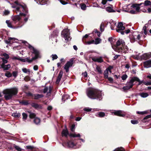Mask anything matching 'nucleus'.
<instances>
[{
  "mask_svg": "<svg viewBox=\"0 0 151 151\" xmlns=\"http://www.w3.org/2000/svg\"><path fill=\"white\" fill-rule=\"evenodd\" d=\"M1 55L4 56L5 58V59H8L9 58V55L6 53H3L1 54Z\"/></svg>",
  "mask_w": 151,
  "mask_h": 151,
  "instance_id": "obj_47",
  "label": "nucleus"
},
{
  "mask_svg": "<svg viewBox=\"0 0 151 151\" xmlns=\"http://www.w3.org/2000/svg\"><path fill=\"white\" fill-rule=\"evenodd\" d=\"M125 29V27L123 25L122 23L121 22L118 23L116 29V31L118 32H120L122 35L124 34V31H123Z\"/></svg>",
  "mask_w": 151,
  "mask_h": 151,
  "instance_id": "obj_9",
  "label": "nucleus"
},
{
  "mask_svg": "<svg viewBox=\"0 0 151 151\" xmlns=\"http://www.w3.org/2000/svg\"><path fill=\"white\" fill-rule=\"evenodd\" d=\"M29 113V117L30 118H35L36 116V114L35 113L32 112H30Z\"/></svg>",
  "mask_w": 151,
  "mask_h": 151,
  "instance_id": "obj_44",
  "label": "nucleus"
},
{
  "mask_svg": "<svg viewBox=\"0 0 151 151\" xmlns=\"http://www.w3.org/2000/svg\"><path fill=\"white\" fill-rule=\"evenodd\" d=\"M134 81H137L139 82L138 85H140L143 83H144L143 81H140L139 79L137 77H134Z\"/></svg>",
  "mask_w": 151,
  "mask_h": 151,
  "instance_id": "obj_30",
  "label": "nucleus"
},
{
  "mask_svg": "<svg viewBox=\"0 0 151 151\" xmlns=\"http://www.w3.org/2000/svg\"><path fill=\"white\" fill-rule=\"evenodd\" d=\"M6 23L7 24L8 26L10 28H12V26L11 22L9 20H6Z\"/></svg>",
  "mask_w": 151,
  "mask_h": 151,
  "instance_id": "obj_50",
  "label": "nucleus"
},
{
  "mask_svg": "<svg viewBox=\"0 0 151 151\" xmlns=\"http://www.w3.org/2000/svg\"><path fill=\"white\" fill-rule=\"evenodd\" d=\"M93 60L95 62H97L99 63H101L103 62L102 57H100L99 58H95L93 59Z\"/></svg>",
  "mask_w": 151,
  "mask_h": 151,
  "instance_id": "obj_23",
  "label": "nucleus"
},
{
  "mask_svg": "<svg viewBox=\"0 0 151 151\" xmlns=\"http://www.w3.org/2000/svg\"><path fill=\"white\" fill-rule=\"evenodd\" d=\"M96 115L98 117H103L105 116V113L103 112H99L97 113Z\"/></svg>",
  "mask_w": 151,
  "mask_h": 151,
  "instance_id": "obj_24",
  "label": "nucleus"
},
{
  "mask_svg": "<svg viewBox=\"0 0 151 151\" xmlns=\"http://www.w3.org/2000/svg\"><path fill=\"white\" fill-rule=\"evenodd\" d=\"M16 40L14 37H9L8 40H4L5 42L7 44H9L13 42V41Z\"/></svg>",
  "mask_w": 151,
  "mask_h": 151,
  "instance_id": "obj_20",
  "label": "nucleus"
},
{
  "mask_svg": "<svg viewBox=\"0 0 151 151\" xmlns=\"http://www.w3.org/2000/svg\"><path fill=\"white\" fill-rule=\"evenodd\" d=\"M12 19L13 21L14 22V23H16L17 22L19 21L21 19V18L19 15H17L12 16Z\"/></svg>",
  "mask_w": 151,
  "mask_h": 151,
  "instance_id": "obj_18",
  "label": "nucleus"
},
{
  "mask_svg": "<svg viewBox=\"0 0 151 151\" xmlns=\"http://www.w3.org/2000/svg\"><path fill=\"white\" fill-rule=\"evenodd\" d=\"M20 115V114L19 113H14L12 114V116L15 118H19Z\"/></svg>",
  "mask_w": 151,
  "mask_h": 151,
  "instance_id": "obj_33",
  "label": "nucleus"
},
{
  "mask_svg": "<svg viewBox=\"0 0 151 151\" xmlns=\"http://www.w3.org/2000/svg\"><path fill=\"white\" fill-rule=\"evenodd\" d=\"M14 147L18 151H21L22 149L18 146L14 145Z\"/></svg>",
  "mask_w": 151,
  "mask_h": 151,
  "instance_id": "obj_55",
  "label": "nucleus"
},
{
  "mask_svg": "<svg viewBox=\"0 0 151 151\" xmlns=\"http://www.w3.org/2000/svg\"><path fill=\"white\" fill-rule=\"evenodd\" d=\"M94 40H93L91 41H88L86 42L87 45H90L91 44H94Z\"/></svg>",
  "mask_w": 151,
  "mask_h": 151,
  "instance_id": "obj_51",
  "label": "nucleus"
},
{
  "mask_svg": "<svg viewBox=\"0 0 151 151\" xmlns=\"http://www.w3.org/2000/svg\"><path fill=\"white\" fill-rule=\"evenodd\" d=\"M87 94L89 98L92 99L100 100L102 98L101 92L94 88L89 89L87 91Z\"/></svg>",
  "mask_w": 151,
  "mask_h": 151,
  "instance_id": "obj_4",
  "label": "nucleus"
},
{
  "mask_svg": "<svg viewBox=\"0 0 151 151\" xmlns=\"http://www.w3.org/2000/svg\"><path fill=\"white\" fill-rule=\"evenodd\" d=\"M127 78V76L126 75H123L122 77V80H125Z\"/></svg>",
  "mask_w": 151,
  "mask_h": 151,
  "instance_id": "obj_61",
  "label": "nucleus"
},
{
  "mask_svg": "<svg viewBox=\"0 0 151 151\" xmlns=\"http://www.w3.org/2000/svg\"><path fill=\"white\" fill-rule=\"evenodd\" d=\"M28 47L31 51L32 53L35 54V56L32 58L31 59H30V58L29 57L24 59H22L20 58L19 60L23 62H27L29 63H30L32 62L33 60L41 58L40 53L38 50L35 49L33 47L30 45H29Z\"/></svg>",
  "mask_w": 151,
  "mask_h": 151,
  "instance_id": "obj_5",
  "label": "nucleus"
},
{
  "mask_svg": "<svg viewBox=\"0 0 151 151\" xmlns=\"http://www.w3.org/2000/svg\"><path fill=\"white\" fill-rule=\"evenodd\" d=\"M33 96L34 97V99H37L43 97V95L42 94H35Z\"/></svg>",
  "mask_w": 151,
  "mask_h": 151,
  "instance_id": "obj_27",
  "label": "nucleus"
},
{
  "mask_svg": "<svg viewBox=\"0 0 151 151\" xmlns=\"http://www.w3.org/2000/svg\"><path fill=\"white\" fill-rule=\"evenodd\" d=\"M144 66L145 68H147L151 67V60H149L144 62Z\"/></svg>",
  "mask_w": 151,
  "mask_h": 151,
  "instance_id": "obj_17",
  "label": "nucleus"
},
{
  "mask_svg": "<svg viewBox=\"0 0 151 151\" xmlns=\"http://www.w3.org/2000/svg\"><path fill=\"white\" fill-rule=\"evenodd\" d=\"M113 151H124V150L122 147H120L116 148Z\"/></svg>",
  "mask_w": 151,
  "mask_h": 151,
  "instance_id": "obj_43",
  "label": "nucleus"
},
{
  "mask_svg": "<svg viewBox=\"0 0 151 151\" xmlns=\"http://www.w3.org/2000/svg\"><path fill=\"white\" fill-rule=\"evenodd\" d=\"M63 71L62 70H60L59 72V74L57 77V79L56 81V83H58L60 82L62 76L63 74Z\"/></svg>",
  "mask_w": 151,
  "mask_h": 151,
  "instance_id": "obj_19",
  "label": "nucleus"
},
{
  "mask_svg": "<svg viewBox=\"0 0 151 151\" xmlns=\"http://www.w3.org/2000/svg\"><path fill=\"white\" fill-rule=\"evenodd\" d=\"M22 115L23 116L22 119L24 121H25L27 119V115L26 113H23Z\"/></svg>",
  "mask_w": 151,
  "mask_h": 151,
  "instance_id": "obj_40",
  "label": "nucleus"
},
{
  "mask_svg": "<svg viewBox=\"0 0 151 151\" xmlns=\"http://www.w3.org/2000/svg\"><path fill=\"white\" fill-rule=\"evenodd\" d=\"M108 70L106 69L104 71V76L105 78H108Z\"/></svg>",
  "mask_w": 151,
  "mask_h": 151,
  "instance_id": "obj_42",
  "label": "nucleus"
},
{
  "mask_svg": "<svg viewBox=\"0 0 151 151\" xmlns=\"http://www.w3.org/2000/svg\"><path fill=\"white\" fill-rule=\"evenodd\" d=\"M100 30L101 32H103L104 30V24L102 23L100 26Z\"/></svg>",
  "mask_w": 151,
  "mask_h": 151,
  "instance_id": "obj_45",
  "label": "nucleus"
},
{
  "mask_svg": "<svg viewBox=\"0 0 151 151\" xmlns=\"http://www.w3.org/2000/svg\"><path fill=\"white\" fill-rule=\"evenodd\" d=\"M140 36L138 32H135L132 34L130 35V39L132 42L140 40Z\"/></svg>",
  "mask_w": 151,
  "mask_h": 151,
  "instance_id": "obj_7",
  "label": "nucleus"
},
{
  "mask_svg": "<svg viewBox=\"0 0 151 151\" xmlns=\"http://www.w3.org/2000/svg\"><path fill=\"white\" fill-rule=\"evenodd\" d=\"M139 95L142 98H145L147 97L149 94L146 93L142 92L140 93Z\"/></svg>",
  "mask_w": 151,
  "mask_h": 151,
  "instance_id": "obj_29",
  "label": "nucleus"
},
{
  "mask_svg": "<svg viewBox=\"0 0 151 151\" xmlns=\"http://www.w3.org/2000/svg\"><path fill=\"white\" fill-rule=\"evenodd\" d=\"M68 134V132L67 129H63L62 132V135L63 136H67Z\"/></svg>",
  "mask_w": 151,
  "mask_h": 151,
  "instance_id": "obj_26",
  "label": "nucleus"
},
{
  "mask_svg": "<svg viewBox=\"0 0 151 151\" xmlns=\"http://www.w3.org/2000/svg\"><path fill=\"white\" fill-rule=\"evenodd\" d=\"M20 103L24 105H27L28 104V101H22Z\"/></svg>",
  "mask_w": 151,
  "mask_h": 151,
  "instance_id": "obj_57",
  "label": "nucleus"
},
{
  "mask_svg": "<svg viewBox=\"0 0 151 151\" xmlns=\"http://www.w3.org/2000/svg\"><path fill=\"white\" fill-rule=\"evenodd\" d=\"M134 82V77L132 78L129 81L127 82L126 86H124L123 87V89L124 91L128 90L131 88L133 87L134 84L133 83Z\"/></svg>",
  "mask_w": 151,
  "mask_h": 151,
  "instance_id": "obj_8",
  "label": "nucleus"
},
{
  "mask_svg": "<svg viewBox=\"0 0 151 151\" xmlns=\"http://www.w3.org/2000/svg\"><path fill=\"white\" fill-rule=\"evenodd\" d=\"M5 76L8 77H10L12 76V74L9 72H7L5 74Z\"/></svg>",
  "mask_w": 151,
  "mask_h": 151,
  "instance_id": "obj_56",
  "label": "nucleus"
},
{
  "mask_svg": "<svg viewBox=\"0 0 151 151\" xmlns=\"http://www.w3.org/2000/svg\"><path fill=\"white\" fill-rule=\"evenodd\" d=\"M1 67L4 70H7L11 68V65L9 64L5 65V64L1 65Z\"/></svg>",
  "mask_w": 151,
  "mask_h": 151,
  "instance_id": "obj_22",
  "label": "nucleus"
},
{
  "mask_svg": "<svg viewBox=\"0 0 151 151\" xmlns=\"http://www.w3.org/2000/svg\"><path fill=\"white\" fill-rule=\"evenodd\" d=\"M94 32L98 36V37H100L101 35V33L100 32L98 31L97 29H95L94 30Z\"/></svg>",
  "mask_w": 151,
  "mask_h": 151,
  "instance_id": "obj_52",
  "label": "nucleus"
},
{
  "mask_svg": "<svg viewBox=\"0 0 151 151\" xmlns=\"http://www.w3.org/2000/svg\"><path fill=\"white\" fill-rule=\"evenodd\" d=\"M111 113L114 114L115 115L121 117H124L125 115L124 112L121 110L114 111Z\"/></svg>",
  "mask_w": 151,
  "mask_h": 151,
  "instance_id": "obj_13",
  "label": "nucleus"
},
{
  "mask_svg": "<svg viewBox=\"0 0 151 151\" xmlns=\"http://www.w3.org/2000/svg\"><path fill=\"white\" fill-rule=\"evenodd\" d=\"M116 48L114 50L118 53H126L128 50V48L125 45L124 42L122 39H119L116 42Z\"/></svg>",
  "mask_w": 151,
  "mask_h": 151,
  "instance_id": "obj_3",
  "label": "nucleus"
},
{
  "mask_svg": "<svg viewBox=\"0 0 151 151\" xmlns=\"http://www.w3.org/2000/svg\"><path fill=\"white\" fill-rule=\"evenodd\" d=\"M66 145V146L69 147H74L76 145L74 143L71 141H69L68 142H67V143H64V144H62V145L65 147V145Z\"/></svg>",
  "mask_w": 151,
  "mask_h": 151,
  "instance_id": "obj_16",
  "label": "nucleus"
},
{
  "mask_svg": "<svg viewBox=\"0 0 151 151\" xmlns=\"http://www.w3.org/2000/svg\"><path fill=\"white\" fill-rule=\"evenodd\" d=\"M143 4V3H141L139 4H133L132 6V7L134 8H136V11L138 12L139 11V10L140 8V7L139 6H141Z\"/></svg>",
  "mask_w": 151,
  "mask_h": 151,
  "instance_id": "obj_15",
  "label": "nucleus"
},
{
  "mask_svg": "<svg viewBox=\"0 0 151 151\" xmlns=\"http://www.w3.org/2000/svg\"><path fill=\"white\" fill-rule=\"evenodd\" d=\"M84 110L86 111H90L91 110V109L88 108V107H86L84 109Z\"/></svg>",
  "mask_w": 151,
  "mask_h": 151,
  "instance_id": "obj_58",
  "label": "nucleus"
},
{
  "mask_svg": "<svg viewBox=\"0 0 151 151\" xmlns=\"http://www.w3.org/2000/svg\"><path fill=\"white\" fill-rule=\"evenodd\" d=\"M143 6H147L150 5V7L149 8L147 9V11L148 13H151V2L150 1L146 0L145 1L144 3H143Z\"/></svg>",
  "mask_w": 151,
  "mask_h": 151,
  "instance_id": "obj_14",
  "label": "nucleus"
},
{
  "mask_svg": "<svg viewBox=\"0 0 151 151\" xmlns=\"http://www.w3.org/2000/svg\"><path fill=\"white\" fill-rule=\"evenodd\" d=\"M69 97V96L67 94H64L62 96V100L63 101H65L66 100L68 99Z\"/></svg>",
  "mask_w": 151,
  "mask_h": 151,
  "instance_id": "obj_25",
  "label": "nucleus"
},
{
  "mask_svg": "<svg viewBox=\"0 0 151 151\" xmlns=\"http://www.w3.org/2000/svg\"><path fill=\"white\" fill-rule=\"evenodd\" d=\"M12 7L14 9V11L17 14L21 16H25L28 13L26 6L24 4L20 3L18 1L11 3Z\"/></svg>",
  "mask_w": 151,
  "mask_h": 151,
  "instance_id": "obj_1",
  "label": "nucleus"
},
{
  "mask_svg": "<svg viewBox=\"0 0 151 151\" xmlns=\"http://www.w3.org/2000/svg\"><path fill=\"white\" fill-rule=\"evenodd\" d=\"M52 58V60H54L55 59H57L58 57L57 55L55 54V55H51Z\"/></svg>",
  "mask_w": 151,
  "mask_h": 151,
  "instance_id": "obj_59",
  "label": "nucleus"
},
{
  "mask_svg": "<svg viewBox=\"0 0 151 151\" xmlns=\"http://www.w3.org/2000/svg\"><path fill=\"white\" fill-rule=\"evenodd\" d=\"M136 58L137 59L141 58L145 60H147L151 57V52L145 53L142 55L141 56H139V55H136Z\"/></svg>",
  "mask_w": 151,
  "mask_h": 151,
  "instance_id": "obj_10",
  "label": "nucleus"
},
{
  "mask_svg": "<svg viewBox=\"0 0 151 151\" xmlns=\"http://www.w3.org/2000/svg\"><path fill=\"white\" fill-rule=\"evenodd\" d=\"M10 13L9 11L8 10H5L4 12V14L5 15H7Z\"/></svg>",
  "mask_w": 151,
  "mask_h": 151,
  "instance_id": "obj_63",
  "label": "nucleus"
},
{
  "mask_svg": "<svg viewBox=\"0 0 151 151\" xmlns=\"http://www.w3.org/2000/svg\"><path fill=\"white\" fill-rule=\"evenodd\" d=\"M52 90V88L50 86L49 87H45L43 90V92L44 93H47L46 96L47 97H48L50 95Z\"/></svg>",
  "mask_w": 151,
  "mask_h": 151,
  "instance_id": "obj_11",
  "label": "nucleus"
},
{
  "mask_svg": "<svg viewBox=\"0 0 151 151\" xmlns=\"http://www.w3.org/2000/svg\"><path fill=\"white\" fill-rule=\"evenodd\" d=\"M0 59L1 60V61L2 62V63L1 65L5 64L8 63V60L7 59H5L4 58H1Z\"/></svg>",
  "mask_w": 151,
  "mask_h": 151,
  "instance_id": "obj_32",
  "label": "nucleus"
},
{
  "mask_svg": "<svg viewBox=\"0 0 151 151\" xmlns=\"http://www.w3.org/2000/svg\"><path fill=\"white\" fill-rule=\"evenodd\" d=\"M131 122L132 124H135L138 123V122L137 120H132L131 121Z\"/></svg>",
  "mask_w": 151,
  "mask_h": 151,
  "instance_id": "obj_62",
  "label": "nucleus"
},
{
  "mask_svg": "<svg viewBox=\"0 0 151 151\" xmlns=\"http://www.w3.org/2000/svg\"><path fill=\"white\" fill-rule=\"evenodd\" d=\"M73 64L72 60H70L66 63L64 66V69L65 70L66 72L69 71V67H71Z\"/></svg>",
  "mask_w": 151,
  "mask_h": 151,
  "instance_id": "obj_12",
  "label": "nucleus"
},
{
  "mask_svg": "<svg viewBox=\"0 0 151 151\" xmlns=\"http://www.w3.org/2000/svg\"><path fill=\"white\" fill-rule=\"evenodd\" d=\"M58 32L57 30L54 31L53 33V34L51 35V37L52 36H53L54 37H56V36L58 35Z\"/></svg>",
  "mask_w": 151,
  "mask_h": 151,
  "instance_id": "obj_39",
  "label": "nucleus"
},
{
  "mask_svg": "<svg viewBox=\"0 0 151 151\" xmlns=\"http://www.w3.org/2000/svg\"><path fill=\"white\" fill-rule=\"evenodd\" d=\"M137 114H146L147 113V111H137Z\"/></svg>",
  "mask_w": 151,
  "mask_h": 151,
  "instance_id": "obj_54",
  "label": "nucleus"
},
{
  "mask_svg": "<svg viewBox=\"0 0 151 151\" xmlns=\"http://www.w3.org/2000/svg\"><path fill=\"white\" fill-rule=\"evenodd\" d=\"M34 122L35 124L38 125L40 124V120L39 118L38 117H35L34 119Z\"/></svg>",
  "mask_w": 151,
  "mask_h": 151,
  "instance_id": "obj_28",
  "label": "nucleus"
},
{
  "mask_svg": "<svg viewBox=\"0 0 151 151\" xmlns=\"http://www.w3.org/2000/svg\"><path fill=\"white\" fill-rule=\"evenodd\" d=\"M75 125L74 124H73L72 125L70 129L71 130L72 132H74L75 130Z\"/></svg>",
  "mask_w": 151,
  "mask_h": 151,
  "instance_id": "obj_60",
  "label": "nucleus"
},
{
  "mask_svg": "<svg viewBox=\"0 0 151 151\" xmlns=\"http://www.w3.org/2000/svg\"><path fill=\"white\" fill-rule=\"evenodd\" d=\"M147 24H145V25L143 27L142 29L144 33L146 35H147Z\"/></svg>",
  "mask_w": 151,
  "mask_h": 151,
  "instance_id": "obj_31",
  "label": "nucleus"
},
{
  "mask_svg": "<svg viewBox=\"0 0 151 151\" xmlns=\"http://www.w3.org/2000/svg\"><path fill=\"white\" fill-rule=\"evenodd\" d=\"M81 7L82 9L83 10H85L86 9V6L85 4H81Z\"/></svg>",
  "mask_w": 151,
  "mask_h": 151,
  "instance_id": "obj_49",
  "label": "nucleus"
},
{
  "mask_svg": "<svg viewBox=\"0 0 151 151\" xmlns=\"http://www.w3.org/2000/svg\"><path fill=\"white\" fill-rule=\"evenodd\" d=\"M150 118H151V114L146 116L144 118V119H146Z\"/></svg>",
  "mask_w": 151,
  "mask_h": 151,
  "instance_id": "obj_64",
  "label": "nucleus"
},
{
  "mask_svg": "<svg viewBox=\"0 0 151 151\" xmlns=\"http://www.w3.org/2000/svg\"><path fill=\"white\" fill-rule=\"evenodd\" d=\"M96 70L100 74H101L102 73V71L100 67L98 66H97Z\"/></svg>",
  "mask_w": 151,
  "mask_h": 151,
  "instance_id": "obj_41",
  "label": "nucleus"
},
{
  "mask_svg": "<svg viewBox=\"0 0 151 151\" xmlns=\"http://www.w3.org/2000/svg\"><path fill=\"white\" fill-rule=\"evenodd\" d=\"M35 1H37V2L38 4H40L41 5H44L47 3L48 0H35Z\"/></svg>",
  "mask_w": 151,
  "mask_h": 151,
  "instance_id": "obj_21",
  "label": "nucleus"
},
{
  "mask_svg": "<svg viewBox=\"0 0 151 151\" xmlns=\"http://www.w3.org/2000/svg\"><path fill=\"white\" fill-rule=\"evenodd\" d=\"M111 28L112 30H114V28L116 26V23L114 22H112L111 23Z\"/></svg>",
  "mask_w": 151,
  "mask_h": 151,
  "instance_id": "obj_38",
  "label": "nucleus"
},
{
  "mask_svg": "<svg viewBox=\"0 0 151 151\" xmlns=\"http://www.w3.org/2000/svg\"><path fill=\"white\" fill-rule=\"evenodd\" d=\"M106 10L107 12H114V10L111 7L109 6L107 7L106 8Z\"/></svg>",
  "mask_w": 151,
  "mask_h": 151,
  "instance_id": "obj_35",
  "label": "nucleus"
},
{
  "mask_svg": "<svg viewBox=\"0 0 151 151\" xmlns=\"http://www.w3.org/2000/svg\"><path fill=\"white\" fill-rule=\"evenodd\" d=\"M61 36L64 37L66 41H68L71 40V38L70 36V33L68 29H63L61 33Z\"/></svg>",
  "mask_w": 151,
  "mask_h": 151,
  "instance_id": "obj_6",
  "label": "nucleus"
},
{
  "mask_svg": "<svg viewBox=\"0 0 151 151\" xmlns=\"http://www.w3.org/2000/svg\"><path fill=\"white\" fill-rule=\"evenodd\" d=\"M18 72L16 71L13 72V76L15 78H16L18 75Z\"/></svg>",
  "mask_w": 151,
  "mask_h": 151,
  "instance_id": "obj_48",
  "label": "nucleus"
},
{
  "mask_svg": "<svg viewBox=\"0 0 151 151\" xmlns=\"http://www.w3.org/2000/svg\"><path fill=\"white\" fill-rule=\"evenodd\" d=\"M101 41V39L100 38H96L94 40V44L96 45L100 43Z\"/></svg>",
  "mask_w": 151,
  "mask_h": 151,
  "instance_id": "obj_36",
  "label": "nucleus"
},
{
  "mask_svg": "<svg viewBox=\"0 0 151 151\" xmlns=\"http://www.w3.org/2000/svg\"><path fill=\"white\" fill-rule=\"evenodd\" d=\"M18 92V89L17 87L5 89L3 91V93L5 95L4 97L6 100L11 99L13 96L17 94Z\"/></svg>",
  "mask_w": 151,
  "mask_h": 151,
  "instance_id": "obj_2",
  "label": "nucleus"
},
{
  "mask_svg": "<svg viewBox=\"0 0 151 151\" xmlns=\"http://www.w3.org/2000/svg\"><path fill=\"white\" fill-rule=\"evenodd\" d=\"M11 59L12 60H19V59H20V57H19V56H13L12 58Z\"/></svg>",
  "mask_w": 151,
  "mask_h": 151,
  "instance_id": "obj_53",
  "label": "nucleus"
},
{
  "mask_svg": "<svg viewBox=\"0 0 151 151\" xmlns=\"http://www.w3.org/2000/svg\"><path fill=\"white\" fill-rule=\"evenodd\" d=\"M70 136L71 137H80L81 136V135L80 134H76L75 133L70 134Z\"/></svg>",
  "mask_w": 151,
  "mask_h": 151,
  "instance_id": "obj_37",
  "label": "nucleus"
},
{
  "mask_svg": "<svg viewBox=\"0 0 151 151\" xmlns=\"http://www.w3.org/2000/svg\"><path fill=\"white\" fill-rule=\"evenodd\" d=\"M22 70L23 73H28L29 74L30 72L29 69H27L26 68H22Z\"/></svg>",
  "mask_w": 151,
  "mask_h": 151,
  "instance_id": "obj_34",
  "label": "nucleus"
},
{
  "mask_svg": "<svg viewBox=\"0 0 151 151\" xmlns=\"http://www.w3.org/2000/svg\"><path fill=\"white\" fill-rule=\"evenodd\" d=\"M32 107H35V108L37 109L40 108V106L38 104L33 103L32 104Z\"/></svg>",
  "mask_w": 151,
  "mask_h": 151,
  "instance_id": "obj_46",
  "label": "nucleus"
}]
</instances>
